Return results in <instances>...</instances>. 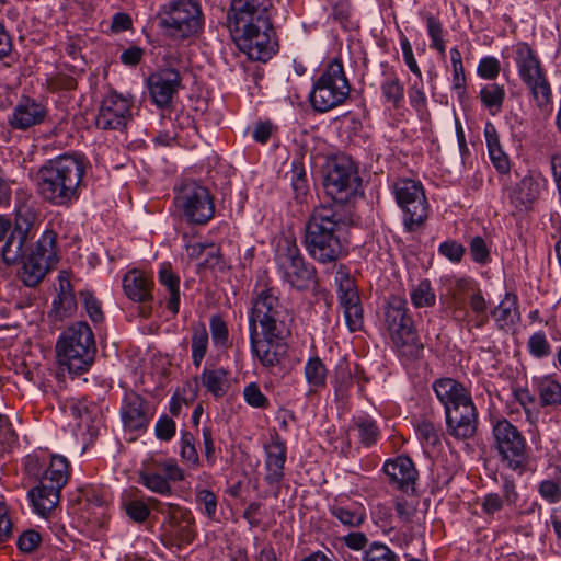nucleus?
I'll use <instances>...</instances> for the list:
<instances>
[{"label": "nucleus", "mask_w": 561, "mask_h": 561, "mask_svg": "<svg viewBox=\"0 0 561 561\" xmlns=\"http://www.w3.org/2000/svg\"><path fill=\"white\" fill-rule=\"evenodd\" d=\"M271 0H232L229 27L239 49L251 60L266 62L278 49Z\"/></svg>", "instance_id": "nucleus-1"}, {"label": "nucleus", "mask_w": 561, "mask_h": 561, "mask_svg": "<svg viewBox=\"0 0 561 561\" xmlns=\"http://www.w3.org/2000/svg\"><path fill=\"white\" fill-rule=\"evenodd\" d=\"M89 167V160L81 153H62L47 160L37 171V193L53 206H72L85 188Z\"/></svg>", "instance_id": "nucleus-2"}, {"label": "nucleus", "mask_w": 561, "mask_h": 561, "mask_svg": "<svg viewBox=\"0 0 561 561\" xmlns=\"http://www.w3.org/2000/svg\"><path fill=\"white\" fill-rule=\"evenodd\" d=\"M345 222L329 207L314 209L306 224L304 245L319 263H331L346 254Z\"/></svg>", "instance_id": "nucleus-3"}, {"label": "nucleus", "mask_w": 561, "mask_h": 561, "mask_svg": "<svg viewBox=\"0 0 561 561\" xmlns=\"http://www.w3.org/2000/svg\"><path fill=\"white\" fill-rule=\"evenodd\" d=\"M433 390L445 408L448 433L457 439L472 437L477 430L478 413L470 391L453 378L434 381Z\"/></svg>", "instance_id": "nucleus-4"}, {"label": "nucleus", "mask_w": 561, "mask_h": 561, "mask_svg": "<svg viewBox=\"0 0 561 561\" xmlns=\"http://www.w3.org/2000/svg\"><path fill=\"white\" fill-rule=\"evenodd\" d=\"M55 352L60 370L75 376L89 371L96 352L90 325L83 321L71 324L59 335Z\"/></svg>", "instance_id": "nucleus-5"}, {"label": "nucleus", "mask_w": 561, "mask_h": 561, "mask_svg": "<svg viewBox=\"0 0 561 561\" xmlns=\"http://www.w3.org/2000/svg\"><path fill=\"white\" fill-rule=\"evenodd\" d=\"M351 93V83L346 77L342 59L329 60L313 80L309 93L311 107L318 113H327L345 103Z\"/></svg>", "instance_id": "nucleus-6"}, {"label": "nucleus", "mask_w": 561, "mask_h": 561, "mask_svg": "<svg viewBox=\"0 0 561 561\" xmlns=\"http://www.w3.org/2000/svg\"><path fill=\"white\" fill-rule=\"evenodd\" d=\"M158 25L170 37L185 41L198 36L205 25L199 0H169L158 11Z\"/></svg>", "instance_id": "nucleus-7"}, {"label": "nucleus", "mask_w": 561, "mask_h": 561, "mask_svg": "<svg viewBox=\"0 0 561 561\" xmlns=\"http://www.w3.org/2000/svg\"><path fill=\"white\" fill-rule=\"evenodd\" d=\"M274 259L280 279L291 288L304 291L317 284V270L306 262L293 234L277 239Z\"/></svg>", "instance_id": "nucleus-8"}, {"label": "nucleus", "mask_w": 561, "mask_h": 561, "mask_svg": "<svg viewBox=\"0 0 561 561\" xmlns=\"http://www.w3.org/2000/svg\"><path fill=\"white\" fill-rule=\"evenodd\" d=\"M492 448L499 461L518 476L529 469V446L523 433L508 420H497L492 426Z\"/></svg>", "instance_id": "nucleus-9"}, {"label": "nucleus", "mask_w": 561, "mask_h": 561, "mask_svg": "<svg viewBox=\"0 0 561 561\" xmlns=\"http://www.w3.org/2000/svg\"><path fill=\"white\" fill-rule=\"evenodd\" d=\"M173 206L180 217L193 226H206L216 211L209 188L193 180H185L175 188Z\"/></svg>", "instance_id": "nucleus-10"}, {"label": "nucleus", "mask_w": 561, "mask_h": 561, "mask_svg": "<svg viewBox=\"0 0 561 561\" xmlns=\"http://www.w3.org/2000/svg\"><path fill=\"white\" fill-rule=\"evenodd\" d=\"M323 186L327 195L334 202L340 204L351 202L362 188L358 165L350 156L332 157L325 165Z\"/></svg>", "instance_id": "nucleus-11"}, {"label": "nucleus", "mask_w": 561, "mask_h": 561, "mask_svg": "<svg viewBox=\"0 0 561 561\" xmlns=\"http://www.w3.org/2000/svg\"><path fill=\"white\" fill-rule=\"evenodd\" d=\"M517 73L520 81L529 90L538 107H546L551 103L552 91L543 68L536 51L525 42L513 46Z\"/></svg>", "instance_id": "nucleus-12"}, {"label": "nucleus", "mask_w": 561, "mask_h": 561, "mask_svg": "<svg viewBox=\"0 0 561 561\" xmlns=\"http://www.w3.org/2000/svg\"><path fill=\"white\" fill-rule=\"evenodd\" d=\"M286 309L279 299L277 287L260 279L253 290L252 307L249 311V330H282Z\"/></svg>", "instance_id": "nucleus-13"}, {"label": "nucleus", "mask_w": 561, "mask_h": 561, "mask_svg": "<svg viewBox=\"0 0 561 561\" xmlns=\"http://www.w3.org/2000/svg\"><path fill=\"white\" fill-rule=\"evenodd\" d=\"M185 471L176 459L162 456L147 457L138 471V482L152 493L170 496L173 483L185 480Z\"/></svg>", "instance_id": "nucleus-14"}, {"label": "nucleus", "mask_w": 561, "mask_h": 561, "mask_svg": "<svg viewBox=\"0 0 561 561\" xmlns=\"http://www.w3.org/2000/svg\"><path fill=\"white\" fill-rule=\"evenodd\" d=\"M385 321L398 352L409 358H417L423 350L408 314L407 301L392 298L386 308Z\"/></svg>", "instance_id": "nucleus-15"}, {"label": "nucleus", "mask_w": 561, "mask_h": 561, "mask_svg": "<svg viewBox=\"0 0 561 561\" xmlns=\"http://www.w3.org/2000/svg\"><path fill=\"white\" fill-rule=\"evenodd\" d=\"M23 467L30 478L60 491L71 473L70 462L65 456L45 451L27 455L23 460Z\"/></svg>", "instance_id": "nucleus-16"}, {"label": "nucleus", "mask_w": 561, "mask_h": 561, "mask_svg": "<svg viewBox=\"0 0 561 561\" xmlns=\"http://www.w3.org/2000/svg\"><path fill=\"white\" fill-rule=\"evenodd\" d=\"M152 508L163 516L165 534L172 537L179 545L191 543L196 536V524L192 511L174 503L161 502L150 497Z\"/></svg>", "instance_id": "nucleus-17"}, {"label": "nucleus", "mask_w": 561, "mask_h": 561, "mask_svg": "<svg viewBox=\"0 0 561 561\" xmlns=\"http://www.w3.org/2000/svg\"><path fill=\"white\" fill-rule=\"evenodd\" d=\"M154 408L135 391L125 392L119 408L121 421L126 433L144 434L153 419Z\"/></svg>", "instance_id": "nucleus-18"}, {"label": "nucleus", "mask_w": 561, "mask_h": 561, "mask_svg": "<svg viewBox=\"0 0 561 561\" xmlns=\"http://www.w3.org/2000/svg\"><path fill=\"white\" fill-rule=\"evenodd\" d=\"M455 290L469 295V308L472 316H469L462 309H455L454 318L467 321V324L474 329L484 327L489 322V305L477 282L470 277H460L455 282Z\"/></svg>", "instance_id": "nucleus-19"}, {"label": "nucleus", "mask_w": 561, "mask_h": 561, "mask_svg": "<svg viewBox=\"0 0 561 561\" xmlns=\"http://www.w3.org/2000/svg\"><path fill=\"white\" fill-rule=\"evenodd\" d=\"M381 471L393 490L407 496L415 493L419 471L409 456L399 455L387 459L382 465Z\"/></svg>", "instance_id": "nucleus-20"}, {"label": "nucleus", "mask_w": 561, "mask_h": 561, "mask_svg": "<svg viewBox=\"0 0 561 561\" xmlns=\"http://www.w3.org/2000/svg\"><path fill=\"white\" fill-rule=\"evenodd\" d=\"M249 340L252 356L263 367H274L280 363L286 348L282 330L271 332L249 330Z\"/></svg>", "instance_id": "nucleus-21"}, {"label": "nucleus", "mask_w": 561, "mask_h": 561, "mask_svg": "<svg viewBox=\"0 0 561 561\" xmlns=\"http://www.w3.org/2000/svg\"><path fill=\"white\" fill-rule=\"evenodd\" d=\"M134 101L129 95L110 92L102 101L96 116V126L101 129L121 130L131 118Z\"/></svg>", "instance_id": "nucleus-22"}, {"label": "nucleus", "mask_w": 561, "mask_h": 561, "mask_svg": "<svg viewBox=\"0 0 561 561\" xmlns=\"http://www.w3.org/2000/svg\"><path fill=\"white\" fill-rule=\"evenodd\" d=\"M153 278L141 270L133 268L123 277V290L128 299L140 304L139 316L149 318L152 313Z\"/></svg>", "instance_id": "nucleus-23"}, {"label": "nucleus", "mask_w": 561, "mask_h": 561, "mask_svg": "<svg viewBox=\"0 0 561 561\" xmlns=\"http://www.w3.org/2000/svg\"><path fill=\"white\" fill-rule=\"evenodd\" d=\"M182 77L174 68H163L151 73L147 87L152 103L159 108H168L178 94Z\"/></svg>", "instance_id": "nucleus-24"}, {"label": "nucleus", "mask_w": 561, "mask_h": 561, "mask_svg": "<svg viewBox=\"0 0 561 561\" xmlns=\"http://www.w3.org/2000/svg\"><path fill=\"white\" fill-rule=\"evenodd\" d=\"M547 188V180L540 174H527L508 192L510 204L517 213H527Z\"/></svg>", "instance_id": "nucleus-25"}, {"label": "nucleus", "mask_w": 561, "mask_h": 561, "mask_svg": "<svg viewBox=\"0 0 561 561\" xmlns=\"http://www.w3.org/2000/svg\"><path fill=\"white\" fill-rule=\"evenodd\" d=\"M46 115L47 108L43 103L31 98H22L9 116V124L14 129L25 130L42 124Z\"/></svg>", "instance_id": "nucleus-26"}, {"label": "nucleus", "mask_w": 561, "mask_h": 561, "mask_svg": "<svg viewBox=\"0 0 561 561\" xmlns=\"http://www.w3.org/2000/svg\"><path fill=\"white\" fill-rule=\"evenodd\" d=\"M265 451V481L268 485L278 488L284 478V468L287 458V447L284 440L276 436L264 447Z\"/></svg>", "instance_id": "nucleus-27"}, {"label": "nucleus", "mask_w": 561, "mask_h": 561, "mask_svg": "<svg viewBox=\"0 0 561 561\" xmlns=\"http://www.w3.org/2000/svg\"><path fill=\"white\" fill-rule=\"evenodd\" d=\"M201 385L215 399L225 397L231 387V374L228 368L217 365H206L199 377Z\"/></svg>", "instance_id": "nucleus-28"}, {"label": "nucleus", "mask_w": 561, "mask_h": 561, "mask_svg": "<svg viewBox=\"0 0 561 561\" xmlns=\"http://www.w3.org/2000/svg\"><path fill=\"white\" fill-rule=\"evenodd\" d=\"M158 282L167 297V309L178 314L181 305L180 276L173 271L169 262L159 265Z\"/></svg>", "instance_id": "nucleus-29"}, {"label": "nucleus", "mask_w": 561, "mask_h": 561, "mask_svg": "<svg viewBox=\"0 0 561 561\" xmlns=\"http://www.w3.org/2000/svg\"><path fill=\"white\" fill-rule=\"evenodd\" d=\"M330 514L342 525L357 528L366 519V510L360 502L350 499H337L329 506Z\"/></svg>", "instance_id": "nucleus-30"}, {"label": "nucleus", "mask_w": 561, "mask_h": 561, "mask_svg": "<svg viewBox=\"0 0 561 561\" xmlns=\"http://www.w3.org/2000/svg\"><path fill=\"white\" fill-rule=\"evenodd\" d=\"M60 490L41 483L32 488L27 493V497L33 512L41 517H49L60 501Z\"/></svg>", "instance_id": "nucleus-31"}, {"label": "nucleus", "mask_w": 561, "mask_h": 561, "mask_svg": "<svg viewBox=\"0 0 561 561\" xmlns=\"http://www.w3.org/2000/svg\"><path fill=\"white\" fill-rule=\"evenodd\" d=\"M483 134L492 165L499 173L508 174L511 172V159L500 144L499 134L494 124L486 122Z\"/></svg>", "instance_id": "nucleus-32"}, {"label": "nucleus", "mask_w": 561, "mask_h": 561, "mask_svg": "<svg viewBox=\"0 0 561 561\" xmlns=\"http://www.w3.org/2000/svg\"><path fill=\"white\" fill-rule=\"evenodd\" d=\"M339 304L343 309L345 323L351 332L362 330L364 325L363 307L358 290L337 295Z\"/></svg>", "instance_id": "nucleus-33"}, {"label": "nucleus", "mask_w": 561, "mask_h": 561, "mask_svg": "<svg viewBox=\"0 0 561 561\" xmlns=\"http://www.w3.org/2000/svg\"><path fill=\"white\" fill-rule=\"evenodd\" d=\"M85 496L88 505L96 510L93 518H88L89 522L93 527L103 528L108 520V505L112 502L110 491L105 488H91Z\"/></svg>", "instance_id": "nucleus-34"}, {"label": "nucleus", "mask_w": 561, "mask_h": 561, "mask_svg": "<svg viewBox=\"0 0 561 561\" xmlns=\"http://www.w3.org/2000/svg\"><path fill=\"white\" fill-rule=\"evenodd\" d=\"M398 206L402 211V224L404 230L408 232H414L422 228L428 218L430 204L427 198L412 203L409 202L408 204Z\"/></svg>", "instance_id": "nucleus-35"}, {"label": "nucleus", "mask_w": 561, "mask_h": 561, "mask_svg": "<svg viewBox=\"0 0 561 561\" xmlns=\"http://www.w3.org/2000/svg\"><path fill=\"white\" fill-rule=\"evenodd\" d=\"M499 329H505L515 324L519 320L518 297L508 291L504 295L500 304L491 311Z\"/></svg>", "instance_id": "nucleus-36"}, {"label": "nucleus", "mask_w": 561, "mask_h": 561, "mask_svg": "<svg viewBox=\"0 0 561 561\" xmlns=\"http://www.w3.org/2000/svg\"><path fill=\"white\" fill-rule=\"evenodd\" d=\"M391 191L398 205L426 198L423 184L419 180L409 178L397 179L391 186Z\"/></svg>", "instance_id": "nucleus-37"}, {"label": "nucleus", "mask_w": 561, "mask_h": 561, "mask_svg": "<svg viewBox=\"0 0 561 561\" xmlns=\"http://www.w3.org/2000/svg\"><path fill=\"white\" fill-rule=\"evenodd\" d=\"M381 100L383 104H389L398 108L404 101V87L394 70L383 72V79L380 82Z\"/></svg>", "instance_id": "nucleus-38"}, {"label": "nucleus", "mask_w": 561, "mask_h": 561, "mask_svg": "<svg viewBox=\"0 0 561 561\" xmlns=\"http://www.w3.org/2000/svg\"><path fill=\"white\" fill-rule=\"evenodd\" d=\"M304 375L308 385V394L318 393L325 388L328 370L324 363L318 356L307 359Z\"/></svg>", "instance_id": "nucleus-39"}, {"label": "nucleus", "mask_w": 561, "mask_h": 561, "mask_svg": "<svg viewBox=\"0 0 561 561\" xmlns=\"http://www.w3.org/2000/svg\"><path fill=\"white\" fill-rule=\"evenodd\" d=\"M30 255L53 267L58 262L57 233L53 229H46Z\"/></svg>", "instance_id": "nucleus-40"}, {"label": "nucleus", "mask_w": 561, "mask_h": 561, "mask_svg": "<svg viewBox=\"0 0 561 561\" xmlns=\"http://www.w3.org/2000/svg\"><path fill=\"white\" fill-rule=\"evenodd\" d=\"M77 311V300L75 293L70 288L69 283L67 288L64 285L60 286V291L57 297L53 300V307L50 316L58 321H62L66 318L72 317Z\"/></svg>", "instance_id": "nucleus-41"}, {"label": "nucleus", "mask_w": 561, "mask_h": 561, "mask_svg": "<svg viewBox=\"0 0 561 561\" xmlns=\"http://www.w3.org/2000/svg\"><path fill=\"white\" fill-rule=\"evenodd\" d=\"M51 268L47 263L28 255L19 271V277L25 286H36Z\"/></svg>", "instance_id": "nucleus-42"}, {"label": "nucleus", "mask_w": 561, "mask_h": 561, "mask_svg": "<svg viewBox=\"0 0 561 561\" xmlns=\"http://www.w3.org/2000/svg\"><path fill=\"white\" fill-rule=\"evenodd\" d=\"M505 89L497 83H489L481 88L479 98L482 105L491 115H496L502 110L505 100Z\"/></svg>", "instance_id": "nucleus-43"}, {"label": "nucleus", "mask_w": 561, "mask_h": 561, "mask_svg": "<svg viewBox=\"0 0 561 561\" xmlns=\"http://www.w3.org/2000/svg\"><path fill=\"white\" fill-rule=\"evenodd\" d=\"M209 335L204 324L192 328L191 357L193 365L198 368L208 351Z\"/></svg>", "instance_id": "nucleus-44"}, {"label": "nucleus", "mask_w": 561, "mask_h": 561, "mask_svg": "<svg viewBox=\"0 0 561 561\" xmlns=\"http://www.w3.org/2000/svg\"><path fill=\"white\" fill-rule=\"evenodd\" d=\"M37 217L30 208L20 209L16 214L15 226L12 234L27 242L31 240L37 230Z\"/></svg>", "instance_id": "nucleus-45"}, {"label": "nucleus", "mask_w": 561, "mask_h": 561, "mask_svg": "<svg viewBox=\"0 0 561 561\" xmlns=\"http://www.w3.org/2000/svg\"><path fill=\"white\" fill-rule=\"evenodd\" d=\"M196 440L193 433L181 431L179 439V455L181 460L195 469L201 466L199 455L196 449Z\"/></svg>", "instance_id": "nucleus-46"}, {"label": "nucleus", "mask_w": 561, "mask_h": 561, "mask_svg": "<svg viewBox=\"0 0 561 561\" xmlns=\"http://www.w3.org/2000/svg\"><path fill=\"white\" fill-rule=\"evenodd\" d=\"M354 423L358 431L359 440L364 446L370 447L379 440L380 430L371 416L359 415L354 420Z\"/></svg>", "instance_id": "nucleus-47"}, {"label": "nucleus", "mask_w": 561, "mask_h": 561, "mask_svg": "<svg viewBox=\"0 0 561 561\" xmlns=\"http://www.w3.org/2000/svg\"><path fill=\"white\" fill-rule=\"evenodd\" d=\"M410 299L415 308L433 307L436 302V294L428 279H422L410 290Z\"/></svg>", "instance_id": "nucleus-48"}, {"label": "nucleus", "mask_w": 561, "mask_h": 561, "mask_svg": "<svg viewBox=\"0 0 561 561\" xmlns=\"http://www.w3.org/2000/svg\"><path fill=\"white\" fill-rule=\"evenodd\" d=\"M426 32L430 37V47L440 55L446 53L445 30L438 18L427 14L425 18Z\"/></svg>", "instance_id": "nucleus-49"}, {"label": "nucleus", "mask_w": 561, "mask_h": 561, "mask_svg": "<svg viewBox=\"0 0 561 561\" xmlns=\"http://www.w3.org/2000/svg\"><path fill=\"white\" fill-rule=\"evenodd\" d=\"M538 393L541 405L561 404V385L551 377H543L538 381Z\"/></svg>", "instance_id": "nucleus-50"}, {"label": "nucleus", "mask_w": 561, "mask_h": 561, "mask_svg": "<svg viewBox=\"0 0 561 561\" xmlns=\"http://www.w3.org/2000/svg\"><path fill=\"white\" fill-rule=\"evenodd\" d=\"M209 330L216 348L226 351L230 347L229 330L226 321L220 316L214 314L210 317Z\"/></svg>", "instance_id": "nucleus-51"}, {"label": "nucleus", "mask_w": 561, "mask_h": 561, "mask_svg": "<svg viewBox=\"0 0 561 561\" xmlns=\"http://www.w3.org/2000/svg\"><path fill=\"white\" fill-rule=\"evenodd\" d=\"M46 89L51 93L72 91L77 88V80L69 71H57L46 79Z\"/></svg>", "instance_id": "nucleus-52"}, {"label": "nucleus", "mask_w": 561, "mask_h": 561, "mask_svg": "<svg viewBox=\"0 0 561 561\" xmlns=\"http://www.w3.org/2000/svg\"><path fill=\"white\" fill-rule=\"evenodd\" d=\"M195 500L197 510L208 519L214 520L218 506L217 495L208 489H197Z\"/></svg>", "instance_id": "nucleus-53"}, {"label": "nucleus", "mask_w": 561, "mask_h": 561, "mask_svg": "<svg viewBox=\"0 0 561 561\" xmlns=\"http://www.w3.org/2000/svg\"><path fill=\"white\" fill-rule=\"evenodd\" d=\"M362 561H400V559L386 543L374 541L364 550Z\"/></svg>", "instance_id": "nucleus-54"}, {"label": "nucleus", "mask_w": 561, "mask_h": 561, "mask_svg": "<svg viewBox=\"0 0 561 561\" xmlns=\"http://www.w3.org/2000/svg\"><path fill=\"white\" fill-rule=\"evenodd\" d=\"M70 414L79 420L81 423L89 424L92 421V414L98 410V407L87 399H72L68 402Z\"/></svg>", "instance_id": "nucleus-55"}, {"label": "nucleus", "mask_w": 561, "mask_h": 561, "mask_svg": "<svg viewBox=\"0 0 561 561\" xmlns=\"http://www.w3.org/2000/svg\"><path fill=\"white\" fill-rule=\"evenodd\" d=\"M527 350L537 359L548 357L551 354V344L546 333L543 331L533 333L528 339Z\"/></svg>", "instance_id": "nucleus-56"}, {"label": "nucleus", "mask_w": 561, "mask_h": 561, "mask_svg": "<svg viewBox=\"0 0 561 561\" xmlns=\"http://www.w3.org/2000/svg\"><path fill=\"white\" fill-rule=\"evenodd\" d=\"M24 240L18 238L16 234H12L7 240L2 248V259L7 264H14L24 256L25 253Z\"/></svg>", "instance_id": "nucleus-57"}, {"label": "nucleus", "mask_w": 561, "mask_h": 561, "mask_svg": "<svg viewBox=\"0 0 561 561\" xmlns=\"http://www.w3.org/2000/svg\"><path fill=\"white\" fill-rule=\"evenodd\" d=\"M408 96L411 106L419 113L426 110L427 99L424 91L423 75L415 77L413 82L408 88Z\"/></svg>", "instance_id": "nucleus-58"}, {"label": "nucleus", "mask_w": 561, "mask_h": 561, "mask_svg": "<svg viewBox=\"0 0 561 561\" xmlns=\"http://www.w3.org/2000/svg\"><path fill=\"white\" fill-rule=\"evenodd\" d=\"M244 402L254 409H267L270 407L268 398L262 392L259 383H248L242 392Z\"/></svg>", "instance_id": "nucleus-59"}, {"label": "nucleus", "mask_w": 561, "mask_h": 561, "mask_svg": "<svg viewBox=\"0 0 561 561\" xmlns=\"http://www.w3.org/2000/svg\"><path fill=\"white\" fill-rule=\"evenodd\" d=\"M415 432L424 446L434 447L439 444V434L437 426L428 421L421 420L415 425Z\"/></svg>", "instance_id": "nucleus-60"}, {"label": "nucleus", "mask_w": 561, "mask_h": 561, "mask_svg": "<svg viewBox=\"0 0 561 561\" xmlns=\"http://www.w3.org/2000/svg\"><path fill=\"white\" fill-rule=\"evenodd\" d=\"M469 252L473 262L480 265H486L491 262L490 249L480 236H476L469 243Z\"/></svg>", "instance_id": "nucleus-61"}, {"label": "nucleus", "mask_w": 561, "mask_h": 561, "mask_svg": "<svg viewBox=\"0 0 561 561\" xmlns=\"http://www.w3.org/2000/svg\"><path fill=\"white\" fill-rule=\"evenodd\" d=\"M149 505L152 507V504L149 502V500L145 502L140 499H134L126 503L125 511L127 516L134 522L144 523L150 515Z\"/></svg>", "instance_id": "nucleus-62"}, {"label": "nucleus", "mask_w": 561, "mask_h": 561, "mask_svg": "<svg viewBox=\"0 0 561 561\" xmlns=\"http://www.w3.org/2000/svg\"><path fill=\"white\" fill-rule=\"evenodd\" d=\"M353 380V373L351 370L350 362L346 358H341L334 369V382L337 391L347 390Z\"/></svg>", "instance_id": "nucleus-63"}, {"label": "nucleus", "mask_w": 561, "mask_h": 561, "mask_svg": "<svg viewBox=\"0 0 561 561\" xmlns=\"http://www.w3.org/2000/svg\"><path fill=\"white\" fill-rule=\"evenodd\" d=\"M540 497L549 504H556L561 501V485L558 481L546 479L537 486Z\"/></svg>", "instance_id": "nucleus-64"}]
</instances>
